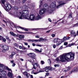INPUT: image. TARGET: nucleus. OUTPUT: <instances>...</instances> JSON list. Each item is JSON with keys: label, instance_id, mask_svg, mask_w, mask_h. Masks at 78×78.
Instances as JSON below:
<instances>
[{"label": "nucleus", "instance_id": "1a4fd4ad", "mask_svg": "<svg viewBox=\"0 0 78 78\" xmlns=\"http://www.w3.org/2000/svg\"><path fill=\"white\" fill-rule=\"evenodd\" d=\"M7 75L10 78H14V76H13V74H12V73L9 72L8 73Z\"/></svg>", "mask_w": 78, "mask_h": 78}, {"label": "nucleus", "instance_id": "393cba45", "mask_svg": "<svg viewBox=\"0 0 78 78\" xmlns=\"http://www.w3.org/2000/svg\"><path fill=\"white\" fill-rule=\"evenodd\" d=\"M23 9H27L28 8V7H27V6L26 5H24L23 6Z\"/></svg>", "mask_w": 78, "mask_h": 78}, {"label": "nucleus", "instance_id": "6e6552de", "mask_svg": "<svg viewBox=\"0 0 78 78\" xmlns=\"http://www.w3.org/2000/svg\"><path fill=\"white\" fill-rule=\"evenodd\" d=\"M50 7L51 8H54L56 7V4L55 2H52L50 5Z\"/></svg>", "mask_w": 78, "mask_h": 78}, {"label": "nucleus", "instance_id": "dca6fc26", "mask_svg": "<svg viewBox=\"0 0 78 78\" xmlns=\"http://www.w3.org/2000/svg\"><path fill=\"white\" fill-rule=\"evenodd\" d=\"M70 69H71V67L68 66L67 67V69L64 70V71L65 72H68Z\"/></svg>", "mask_w": 78, "mask_h": 78}, {"label": "nucleus", "instance_id": "f257e3e1", "mask_svg": "<svg viewBox=\"0 0 78 78\" xmlns=\"http://www.w3.org/2000/svg\"><path fill=\"white\" fill-rule=\"evenodd\" d=\"M75 56V53H73L72 52H71L69 53L63 54L60 56V59L59 60L58 58L55 59V61L58 62H66V61H69L71 58H74Z\"/></svg>", "mask_w": 78, "mask_h": 78}, {"label": "nucleus", "instance_id": "5701e85b", "mask_svg": "<svg viewBox=\"0 0 78 78\" xmlns=\"http://www.w3.org/2000/svg\"><path fill=\"white\" fill-rule=\"evenodd\" d=\"M60 40H61V41H60V40H59L58 41V43H59V44H61V43H62V42H63V41L62 40V39H60Z\"/></svg>", "mask_w": 78, "mask_h": 78}, {"label": "nucleus", "instance_id": "cd10ccee", "mask_svg": "<svg viewBox=\"0 0 78 78\" xmlns=\"http://www.w3.org/2000/svg\"><path fill=\"white\" fill-rule=\"evenodd\" d=\"M5 38L6 39H7V40H8L9 41H11V39H9V37H8V36H5Z\"/></svg>", "mask_w": 78, "mask_h": 78}, {"label": "nucleus", "instance_id": "2f4dec72", "mask_svg": "<svg viewBox=\"0 0 78 78\" xmlns=\"http://www.w3.org/2000/svg\"><path fill=\"white\" fill-rule=\"evenodd\" d=\"M30 55H31L32 56H33V55H34V56H35L34 54V53H30L29 54H28L27 55H29V56H30Z\"/></svg>", "mask_w": 78, "mask_h": 78}, {"label": "nucleus", "instance_id": "7c9ffc66", "mask_svg": "<svg viewBox=\"0 0 78 78\" xmlns=\"http://www.w3.org/2000/svg\"><path fill=\"white\" fill-rule=\"evenodd\" d=\"M36 67H37V68H39V69H40V65L38 63L36 65Z\"/></svg>", "mask_w": 78, "mask_h": 78}, {"label": "nucleus", "instance_id": "a878e982", "mask_svg": "<svg viewBox=\"0 0 78 78\" xmlns=\"http://www.w3.org/2000/svg\"><path fill=\"white\" fill-rule=\"evenodd\" d=\"M73 70L74 71V72H76V71H78V67H77L73 69Z\"/></svg>", "mask_w": 78, "mask_h": 78}, {"label": "nucleus", "instance_id": "052dcab7", "mask_svg": "<svg viewBox=\"0 0 78 78\" xmlns=\"http://www.w3.org/2000/svg\"><path fill=\"white\" fill-rule=\"evenodd\" d=\"M26 1H27V0H23V3H25Z\"/></svg>", "mask_w": 78, "mask_h": 78}, {"label": "nucleus", "instance_id": "7ed1b4c3", "mask_svg": "<svg viewBox=\"0 0 78 78\" xmlns=\"http://www.w3.org/2000/svg\"><path fill=\"white\" fill-rule=\"evenodd\" d=\"M5 69V66L3 64L0 63V78L4 77L7 74L6 72L4 70Z\"/></svg>", "mask_w": 78, "mask_h": 78}, {"label": "nucleus", "instance_id": "4c0bfd02", "mask_svg": "<svg viewBox=\"0 0 78 78\" xmlns=\"http://www.w3.org/2000/svg\"><path fill=\"white\" fill-rule=\"evenodd\" d=\"M14 0H11L10 1V3H12V4L14 3Z\"/></svg>", "mask_w": 78, "mask_h": 78}, {"label": "nucleus", "instance_id": "aec40b11", "mask_svg": "<svg viewBox=\"0 0 78 78\" xmlns=\"http://www.w3.org/2000/svg\"><path fill=\"white\" fill-rule=\"evenodd\" d=\"M76 33L75 31L74 30H72L71 32V34H73V35H75V34Z\"/></svg>", "mask_w": 78, "mask_h": 78}, {"label": "nucleus", "instance_id": "412c9836", "mask_svg": "<svg viewBox=\"0 0 78 78\" xmlns=\"http://www.w3.org/2000/svg\"><path fill=\"white\" fill-rule=\"evenodd\" d=\"M19 28L21 29H23L24 30H25V31H28V30H29V29L23 28L22 27H19Z\"/></svg>", "mask_w": 78, "mask_h": 78}, {"label": "nucleus", "instance_id": "13d9d810", "mask_svg": "<svg viewBox=\"0 0 78 78\" xmlns=\"http://www.w3.org/2000/svg\"><path fill=\"white\" fill-rule=\"evenodd\" d=\"M16 66V64L15 63H13L12 65V67H14Z\"/></svg>", "mask_w": 78, "mask_h": 78}, {"label": "nucleus", "instance_id": "680f3d73", "mask_svg": "<svg viewBox=\"0 0 78 78\" xmlns=\"http://www.w3.org/2000/svg\"><path fill=\"white\" fill-rule=\"evenodd\" d=\"M19 48H20V49H21V48H22V46H20L19 47Z\"/></svg>", "mask_w": 78, "mask_h": 78}, {"label": "nucleus", "instance_id": "b1692460", "mask_svg": "<svg viewBox=\"0 0 78 78\" xmlns=\"http://www.w3.org/2000/svg\"><path fill=\"white\" fill-rule=\"evenodd\" d=\"M6 70H7L8 71H10L11 72H12V70H11V69L9 68H8V67H6Z\"/></svg>", "mask_w": 78, "mask_h": 78}, {"label": "nucleus", "instance_id": "a211bd4d", "mask_svg": "<svg viewBox=\"0 0 78 78\" xmlns=\"http://www.w3.org/2000/svg\"><path fill=\"white\" fill-rule=\"evenodd\" d=\"M10 34H11L12 36H15V37H17V35L15 34L14 33L12 32H10Z\"/></svg>", "mask_w": 78, "mask_h": 78}, {"label": "nucleus", "instance_id": "c03bdc74", "mask_svg": "<svg viewBox=\"0 0 78 78\" xmlns=\"http://www.w3.org/2000/svg\"><path fill=\"white\" fill-rule=\"evenodd\" d=\"M55 67H59V64H56L55 65H54Z\"/></svg>", "mask_w": 78, "mask_h": 78}, {"label": "nucleus", "instance_id": "c756f323", "mask_svg": "<svg viewBox=\"0 0 78 78\" xmlns=\"http://www.w3.org/2000/svg\"><path fill=\"white\" fill-rule=\"evenodd\" d=\"M75 43H72L71 44H69V47H71V46H72L73 45H75Z\"/></svg>", "mask_w": 78, "mask_h": 78}, {"label": "nucleus", "instance_id": "603ef678", "mask_svg": "<svg viewBox=\"0 0 78 78\" xmlns=\"http://www.w3.org/2000/svg\"><path fill=\"white\" fill-rule=\"evenodd\" d=\"M14 46L15 47H17V44L16 43H15L14 44Z\"/></svg>", "mask_w": 78, "mask_h": 78}, {"label": "nucleus", "instance_id": "f3484780", "mask_svg": "<svg viewBox=\"0 0 78 78\" xmlns=\"http://www.w3.org/2000/svg\"><path fill=\"white\" fill-rule=\"evenodd\" d=\"M19 36L20 39H24V37H25V36L23 35H19Z\"/></svg>", "mask_w": 78, "mask_h": 78}, {"label": "nucleus", "instance_id": "473e14b6", "mask_svg": "<svg viewBox=\"0 0 78 78\" xmlns=\"http://www.w3.org/2000/svg\"><path fill=\"white\" fill-rule=\"evenodd\" d=\"M55 70V68H49V70Z\"/></svg>", "mask_w": 78, "mask_h": 78}, {"label": "nucleus", "instance_id": "c9c22d12", "mask_svg": "<svg viewBox=\"0 0 78 78\" xmlns=\"http://www.w3.org/2000/svg\"><path fill=\"white\" fill-rule=\"evenodd\" d=\"M66 37H64V38L62 39L63 41H66L65 39H66Z\"/></svg>", "mask_w": 78, "mask_h": 78}, {"label": "nucleus", "instance_id": "9d476101", "mask_svg": "<svg viewBox=\"0 0 78 78\" xmlns=\"http://www.w3.org/2000/svg\"><path fill=\"white\" fill-rule=\"evenodd\" d=\"M38 63L36 62L34 63L33 62L32 63V65H33V69H37V68L35 66V65H36V66Z\"/></svg>", "mask_w": 78, "mask_h": 78}, {"label": "nucleus", "instance_id": "4468645a", "mask_svg": "<svg viewBox=\"0 0 78 78\" xmlns=\"http://www.w3.org/2000/svg\"><path fill=\"white\" fill-rule=\"evenodd\" d=\"M44 8H45V9H48L49 8V6L47 4H44L43 5Z\"/></svg>", "mask_w": 78, "mask_h": 78}, {"label": "nucleus", "instance_id": "09e8293b", "mask_svg": "<svg viewBox=\"0 0 78 78\" xmlns=\"http://www.w3.org/2000/svg\"><path fill=\"white\" fill-rule=\"evenodd\" d=\"M39 72H36V73H34V75H36V74H37V73H39Z\"/></svg>", "mask_w": 78, "mask_h": 78}, {"label": "nucleus", "instance_id": "de8ad7c7", "mask_svg": "<svg viewBox=\"0 0 78 78\" xmlns=\"http://www.w3.org/2000/svg\"><path fill=\"white\" fill-rule=\"evenodd\" d=\"M24 44L25 45H28V43H27V42H24Z\"/></svg>", "mask_w": 78, "mask_h": 78}, {"label": "nucleus", "instance_id": "f704fd0d", "mask_svg": "<svg viewBox=\"0 0 78 78\" xmlns=\"http://www.w3.org/2000/svg\"><path fill=\"white\" fill-rule=\"evenodd\" d=\"M41 64H45V62L43 61H41Z\"/></svg>", "mask_w": 78, "mask_h": 78}, {"label": "nucleus", "instance_id": "5fc2aeb1", "mask_svg": "<svg viewBox=\"0 0 78 78\" xmlns=\"http://www.w3.org/2000/svg\"><path fill=\"white\" fill-rule=\"evenodd\" d=\"M51 31V30H48V31H46L47 33H50Z\"/></svg>", "mask_w": 78, "mask_h": 78}, {"label": "nucleus", "instance_id": "a19ab883", "mask_svg": "<svg viewBox=\"0 0 78 78\" xmlns=\"http://www.w3.org/2000/svg\"><path fill=\"white\" fill-rule=\"evenodd\" d=\"M11 54L13 56H14V55H16V52H12Z\"/></svg>", "mask_w": 78, "mask_h": 78}, {"label": "nucleus", "instance_id": "f03ea898", "mask_svg": "<svg viewBox=\"0 0 78 78\" xmlns=\"http://www.w3.org/2000/svg\"><path fill=\"white\" fill-rule=\"evenodd\" d=\"M22 12H15L14 13V15L16 17H19L20 19H29V11L28 10H25L23 11Z\"/></svg>", "mask_w": 78, "mask_h": 78}, {"label": "nucleus", "instance_id": "a18cd8bd", "mask_svg": "<svg viewBox=\"0 0 78 78\" xmlns=\"http://www.w3.org/2000/svg\"><path fill=\"white\" fill-rule=\"evenodd\" d=\"M0 47H1L2 48H4V45H0Z\"/></svg>", "mask_w": 78, "mask_h": 78}, {"label": "nucleus", "instance_id": "ea45409f", "mask_svg": "<svg viewBox=\"0 0 78 78\" xmlns=\"http://www.w3.org/2000/svg\"><path fill=\"white\" fill-rule=\"evenodd\" d=\"M42 1H41V3H40V5L39 6V7L40 8H41V6H42Z\"/></svg>", "mask_w": 78, "mask_h": 78}, {"label": "nucleus", "instance_id": "bf43d9fd", "mask_svg": "<svg viewBox=\"0 0 78 78\" xmlns=\"http://www.w3.org/2000/svg\"><path fill=\"white\" fill-rule=\"evenodd\" d=\"M13 55L11 54V55L9 56V57L10 58H12V57H13Z\"/></svg>", "mask_w": 78, "mask_h": 78}, {"label": "nucleus", "instance_id": "0e129e2a", "mask_svg": "<svg viewBox=\"0 0 78 78\" xmlns=\"http://www.w3.org/2000/svg\"><path fill=\"white\" fill-rule=\"evenodd\" d=\"M69 38H70V37H67L66 38V39L67 40H68V39H69Z\"/></svg>", "mask_w": 78, "mask_h": 78}, {"label": "nucleus", "instance_id": "20e7f679", "mask_svg": "<svg viewBox=\"0 0 78 78\" xmlns=\"http://www.w3.org/2000/svg\"><path fill=\"white\" fill-rule=\"evenodd\" d=\"M5 0H0V3L2 4V3L5 6L7 10H11V5L10 4H5Z\"/></svg>", "mask_w": 78, "mask_h": 78}, {"label": "nucleus", "instance_id": "864d4df0", "mask_svg": "<svg viewBox=\"0 0 78 78\" xmlns=\"http://www.w3.org/2000/svg\"><path fill=\"white\" fill-rule=\"evenodd\" d=\"M53 46L54 48H56V45L55 44H54Z\"/></svg>", "mask_w": 78, "mask_h": 78}, {"label": "nucleus", "instance_id": "79ce46f5", "mask_svg": "<svg viewBox=\"0 0 78 78\" xmlns=\"http://www.w3.org/2000/svg\"><path fill=\"white\" fill-rule=\"evenodd\" d=\"M76 26L77 27H78V23H76L73 26V27H75Z\"/></svg>", "mask_w": 78, "mask_h": 78}, {"label": "nucleus", "instance_id": "8fccbe9b", "mask_svg": "<svg viewBox=\"0 0 78 78\" xmlns=\"http://www.w3.org/2000/svg\"><path fill=\"white\" fill-rule=\"evenodd\" d=\"M46 76H48V75H49V73H46Z\"/></svg>", "mask_w": 78, "mask_h": 78}, {"label": "nucleus", "instance_id": "58836bf2", "mask_svg": "<svg viewBox=\"0 0 78 78\" xmlns=\"http://www.w3.org/2000/svg\"><path fill=\"white\" fill-rule=\"evenodd\" d=\"M36 46H37L38 47H41L43 46V45H42L37 44V45H36Z\"/></svg>", "mask_w": 78, "mask_h": 78}, {"label": "nucleus", "instance_id": "e2e57ef3", "mask_svg": "<svg viewBox=\"0 0 78 78\" xmlns=\"http://www.w3.org/2000/svg\"><path fill=\"white\" fill-rule=\"evenodd\" d=\"M47 41V39L43 38V41Z\"/></svg>", "mask_w": 78, "mask_h": 78}, {"label": "nucleus", "instance_id": "9b49d317", "mask_svg": "<svg viewBox=\"0 0 78 78\" xmlns=\"http://www.w3.org/2000/svg\"><path fill=\"white\" fill-rule=\"evenodd\" d=\"M49 67L48 66H47L44 68V69L45 70V72H48L49 70H50Z\"/></svg>", "mask_w": 78, "mask_h": 78}, {"label": "nucleus", "instance_id": "37998d69", "mask_svg": "<svg viewBox=\"0 0 78 78\" xmlns=\"http://www.w3.org/2000/svg\"><path fill=\"white\" fill-rule=\"evenodd\" d=\"M2 40H3V42H6V39L5 38H3L2 39Z\"/></svg>", "mask_w": 78, "mask_h": 78}, {"label": "nucleus", "instance_id": "bb28decb", "mask_svg": "<svg viewBox=\"0 0 78 78\" xmlns=\"http://www.w3.org/2000/svg\"><path fill=\"white\" fill-rule=\"evenodd\" d=\"M34 50H35V51H37V52H40V53H41V52H42V51H41V50L39 51V50L37 49H35Z\"/></svg>", "mask_w": 78, "mask_h": 78}, {"label": "nucleus", "instance_id": "338daca9", "mask_svg": "<svg viewBox=\"0 0 78 78\" xmlns=\"http://www.w3.org/2000/svg\"><path fill=\"white\" fill-rule=\"evenodd\" d=\"M48 20H49V22H51V19H50V18H49L48 19Z\"/></svg>", "mask_w": 78, "mask_h": 78}, {"label": "nucleus", "instance_id": "f8f14e48", "mask_svg": "<svg viewBox=\"0 0 78 78\" xmlns=\"http://www.w3.org/2000/svg\"><path fill=\"white\" fill-rule=\"evenodd\" d=\"M41 17L40 16L38 15L37 16L36 18H35V19L36 20H39V19H41Z\"/></svg>", "mask_w": 78, "mask_h": 78}, {"label": "nucleus", "instance_id": "6e6d98bb", "mask_svg": "<svg viewBox=\"0 0 78 78\" xmlns=\"http://www.w3.org/2000/svg\"><path fill=\"white\" fill-rule=\"evenodd\" d=\"M64 45H67V43L65 42L64 43Z\"/></svg>", "mask_w": 78, "mask_h": 78}, {"label": "nucleus", "instance_id": "72a5a7b5", "mask_svg": "<svg viewBox=\"0 0 78 78\" xmlns=\"http://www.w3.org/2000/svg\"><path fill=\"white\" fill-rule=\"evenodd\" d=\"M39 30H41V29H42L43 30H47V28H40L39 29Z\"/></svg>", "mask_w": 78, "mask_h": 78}, {"label": "nucleus", "instance_id": "2eb2a0df", "mask_svg": "<svg viewBox=\"0 0 78 78\" xmlns=\"http://www.w3.org/2000/svg\"><path fill=\"white\" fill-rule=\"evenodd\" d=\"M4 49L6 50H8L9 49V47L7 45H4Z\"/></svg>", "mask_w": 78, "mask_h": 78}, {"label": "nucleus", "instance_id": "39448f33", "mask_svg": "<svg viewBox=\"0 0 78 78\" xmlns=\"http://www.w3.org/2000/svg\"><path fill=\"white\" fill-rule=\"evenodd\" d=\"M43 38H40L38 40H28V41H30V42H38V41H42L43 42Z\"/></svg>", "mask_w": 78, "mask_h": 78}, {"label": "nucleus", "instance_id": "c85d7f7f", "mask_svg": "<svg viewBox=\"0 0 78 78\" xmlns=\"http://www.w3.org/2000/svg\"><path fill=\"white\" fill-rule=\"evenodd\" d=\"M69 19L72 18V12H70L69 14Z\"/></svg>", "mask_w": 78, "mask_h": 78}, {"label": "nucleus", "instance_id": "774afa93", "mask_svg": "<svg viewBox=\"0 0 78 78\" xmlns=\"http://www.w3.org/2000/svg\"><path fill=\"white\" fill-rule=\"evenodd\" d=\"M11 63L12 64V63H14V61L12 60L11 61Z\"/></svg>", "mask_w": 78, "mask_h": 78}, {"label": "nucleus", "instance_id": "69168bd1", "mask_svg": "<svg viewBox=\"0 0 78 78\" xmlns=\"http://www.w3.org/2000/svg\"><path fill=\"white\" fill-rule=\"evenodd\" d=\"M15 49H16V50H17V51H20V50H19V49H17L16 48H15Z\"/></svg>", "mask_w": 78, "mask_h": 78}, {"label": "nucleus", "instance_id": "3c124183", "mask_svg": "<svg viewBox=\"0 0 78 78\" xmlns=\"http://www.w3.org/2000/svg\"><path fill=\"white\" fill-rule=\"evenodd\" d=\"M6 50L4 49V50H3L2 51V52H3V53H5V51H6Z\"/></svg>", "mask_w": 78, "mask_h": 78}, {"label": "nucleus", "instance_id": "423d86ee", "mask_svg": "<svg viewBox=\"0 0 78 78\" xmlns=\"http://www.w3.org/2000/svg\"><path fill=\"white\" fill-rule=\"evenodd\" d=\"M29 19H30V20H34L35 19V16L33 14H31L29 17Z\"/></svg>", "mask_w": 78, "mask_h": 78}, {"label": "nucleus", "instance_id": "6ab92c4d", "mask_svg": "<svg viewBox=\"0 0 78 78\" xmlns=\"http://www.w3.org/2000/svg\"><path fill=\"white\" fill-rule=\"evenodd\" d=\"M65 4V3H62V4H60L59 5H58L57 7V8H60V7H61V6H62V5H64Z\"/></svg>", "mask_w": 78, "mask_h": 78}, {"label": "nucleus", "instance_id": "4be33fe9", "mask_svg": "<svg viewBox=\"0 0 78 78\" xmlns=\"http://www.w3.org/2000/svg\"><path fill=\"white\" fill-rule=\"evenodd\" d=\"M23 75H26V76H27V77H28V73H27V71H25V72L23 73Z\"/></svg>", "mask_w": 78, "mask_h": 78}, {"label": "nucleus", "instance_id": "49530a36", "mask_svg": "<svg viewBox=\"0 0 78 78\" xmlns=\"http://www.w3.org/2000/svg\"><path fill=\"white\" fill-rule=\"evenodd\" d=\"M51 36L53 37H55V34H52L51 35Z\"/></svg>", "mask_w": 78, "mask_h": 78}, {"label": "nucleus", "instance_id": "ddd939ff", "mask_svg": "<svg viewBox=\"0 0 78 78\" xmlns=\"http://www.w3.org/2000/svg\"><path fill=\"white\" fill-rule=\"evenodd\" d=\"M58 41H61V40H60V39L58 38L55 39L54 40V42L55 43H56V42H58Z\"/></svg>", "mask_w": 78, "mask_h": 78}, {"label": "nucleus", "instance_id": "0eeeda50", "mask_svg": "<svg viewBox=\"0 0 78 78\" xmlns=\"http://www.w3.org/2000/svg\"><path fill=\"white\" fill-rule=\"evenodd\" d=\"M45 10H46L45 9H43L41 10H40L39 11V14L40 15H42V14H44L45 12Z\"/></svg>", "mask_w": 78, "mask_h": 78}, {"label": "nucleus", "instance_id": "e433bc0d", "mask_svg": "<svg viewBox=\"0 0 78 78\" xmlns=\"http://www.w3.org/2000/svg\"><path fill=\"white\" fill-rule=\"evenodd\" d=\"M3 38V37L0 35V40L1 41Z\"/></svg>", "mask_w": 78, "mask_h": 78}, {"label": "nucleus", "instance_id": "4d7b16f0", "mask_svg": "<svg viewBox=\"0 0 78 78\" xmlns=\"http://www.w3.org/2000/svg\"><path fill=\"white\" fill-rule=\"evenodd\" d=\"M36 38H39V35H37L35 36Z\"/></svg>", "mask_w": 78, "mask_h": 78}]
</instances>
